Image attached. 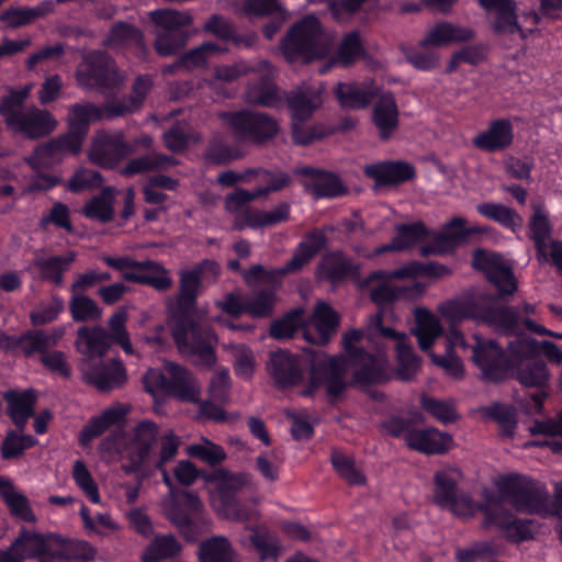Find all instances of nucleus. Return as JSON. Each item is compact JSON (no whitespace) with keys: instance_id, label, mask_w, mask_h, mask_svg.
<instances>
[{"instance_id":"nucleus-45","label":"nucleus","mask_w":562,"mask_h":562,"mask_svg":"<svg viewBox=\"0 0 562 562\" xmlns=\"http://www.w3.org/2000/svg\"><path fill=\"white\" fill-rule=\"evenodd\" d=\"M0 497L4 501L11 515L27 522H34L36 517L26 496L19 492L9 479L0 477Z\"/></svg>"},{"instance_id":"nucleus-8","label":"nucleus","mask_w":562,"mask_h":562,"mask_svg":"<svg viewBox=\"0 0 562 562\" xmlns=\"http://www.w3.org/2000/svg\"><path fill=\"white\" fill-rule=\"evenodd\" d=\"M145 390L157 395H171L182 402L198 403L201 397V385L187 368L167 361L162 370H149L143 378Z\"/></svg>"},{"instance_id":"nucleus-24","label":"nucleus","mask_w":562,"mask_h":562,"mask_svg":"<svg viewBox=\"0 0 562 562\" xmlns=\"http://www.w3.org/2000/svg\"><path fill=\"white\" fill-rule=\"evenodd\" d=\"M516 379L526 387L537 389V393L531 396L532 406L530 412H541L543 400L547 396L550 374L546 363L541 360H531L522 362L516 371Z\"/></svg>"},{"instance_id":"nucleus-22","label":"nucleus","mask_w":562,"mask_h":562,"mask_svg":"<svg viewBox=\"0 0 562 562\" xmlns=\"http://www.w3.org/2000/svg\"><path fill=\"white\" fill-rule=\"evenodd\" d=\"M339 324V314L327 303L318 302L304 325L303 336L311 344L326 345L335 336Z\"/></svg>"},{"instance_id":"nucleus-25","label":"nucleus","mask_w":562,"mask_h":562,"mask_svg":"<svg viewBox=\"0 0 562 562\" xmlns=\"http://www.w3.org/2000/svg\"><path fill=\"white\" fill-rule=\"evenodd\" d=\"M180 497L179 505L169 510L168 519L187 539L193 540L198 533L193 516L198 517L200 515L203 504L199 496L192 492L184 491Z\"/></svg>"},{"instance_id":"nucleus-58","label":"nucleus","mask_w":562,"mask_h":562,"mask_svg":"<svg viewBox=\"0 0 562 562\" xmlns=\"http://www.w3.org/2000/svg\"><path fill=\"white\" fill-rule=\"evenodd\" d=\"M250 542L256 552L259 554L260 559L263 561H276L281 551L278 537L265 529H254L250 536Z\"/></svg>"},{"instance_id":"nucleus-38","label":"nucleus","mask_w":562,"mask_h":562,"mask_svg":"<svg viewBox=\"0 0 562 562\" xmlns=\"http://www.w3.org/2000/svg\"><path fill=\"white\" fill-rule=\"evenodd\" d=\"M366 175L380 184H396L413 179L415 170L407 162L391 161L368 166Z\"/></svg>"},{"instance_id":"nucleus-60","label":"nucleus","mask_w":562,"mask_h":562,"mask_svg":"<svg viewBox=\"0 0 562 562\" xmlns=\"http://www.w3.org/2000/svg\"><path fill=\"white\" fill-rule=\"evenodd\" d=\"M113 46H135L144 48L143 33L135 26L120 22L113 25L108 38Z\"/></svg>"},{"instance_id":"nucleus-27","label":"nucleus","mask_w":562,"mask_h":562,"mask_svg":"<svg viewBox=\"0 0 562 562\" xmlns=\"http://www.w3.org/2000/svg\"><path fill=\"white\" fill-rule=\"evenodd\" d=\"M180 447V438L171 430L167 431L159 438V450L157 458L151 461L148 467L143 468L138 472L140 479L151 476L156 471H159L162 476V482L169 487H172L171 477L166 469V465L171 462L178 454Z\"/></svg>"},{"instance_id":"nucleus-13","label":"nucleus","mask_w":562,"mask_h":562,"mask_svg":"<svg viewBox=\"0 0 562 562\" xmlns=\"http://www.w3.org/2000/svg\"><path fill=\"white\" fill-rule=\"evenodd\" d=\"M78 86L83 89L116 88L124 82L115 61L106 54L92 52L85 56L76 71Z\"/></svg>"},{"instance_id":"nucleus-10","label":"nucleus","mask_w":562,"mask_h":562,"mask_svg":"<svg viewBox=\"0 0 562 562\" xmlns=\"http://www.w3.org/2000/svg\"><path fill=\"white\" fill-rule=\"evenodd\" d=\"M254 486L251 474L245 472H225L220 475L216 496L212 505L223 517L237 521H255L259 518L256 508H248L236 499V494Z\"/></svg>"},{"instance_id":"nucleus-50","label":"nucleus","mask_w":562,"mask_h":562,"mask_svg":"<svg viewBox=\"0 0 562 562\" xmlns=\"http://www.w3.org/2000/svg\"><path fill=\"white\" fill-rule=\"evenodd\" d=\"M481 318L483 323L505 334H518L520 331L519 314L513 307L496 306L486 308Z\"/></svg>"},{"instance_id":"nucleus-7","label":"nucleus","mask_w":562,"mask_h":562,"mask_svg":"<svg viewBox=\"0 0 562 562\" xmlns=\"http://www.w3.org/2000/svg\"><path fill=\"white\" fill-rule=\"evenodd\" d=\"M498 491L502 498L518 512L544 517L554 514L547 488L525 475L509 474L501 477Z\"/></svg>"},{"instance_id":"nucleus-57","label":"nucleus","mask_w":562,"mask_h":562,"mask_svg":"<svg viewBox=\"0 0 562 562\" xmlns=\"http://www.w3.org/2000/svg\"><path fill=\"white\" fill-rule=\"evenodd\" d=\"M269 68L267 60H259L255 64L246 61H237L233 65L217 66L214 69L215 79L224 82H233L240 77L247 76L250 72L265 71Z\"/></svg>"},{"instance_id":"nucleus-56","label":"nucleus","mask_w":562,"mask_h":562,"mask_svg":"<svg viewBox=\"0 0 562 562\" xmlns=\"http://www.w3.org/2000/svg\"><path fill=\"white\" fill-rule=\"evenodd\" d=\"M150 18L164 32H184L182 27L192 23V16L189 12L171 9L153 11Z\"/></svg>"},{"instance_id":"nucleus-9","label":"nucleus","mask_w":562,"mask_h":562,"mask_svg":"<svg viewBox=\"0 0 562 562\" xmlns=\"http://www.w3.org/2000/svg\"><path fill=\"white\" fill-rule=\"evenodd\" d=\"M414 316L415 327L412 329V334L416 337L420 350L428 352L431 361L442 368L448 375L454 379L462 378L463 366L453 351H446L445 355H436L430 351L434 342L443 334L440 319L424 307L415 308Z\"/></svg>"},{"instance_id":"nucleus-19","label":"nucleus","mask_w":562,"mask_h":562,"mask_svg":"<svg viewBox=\"0 0 562 562\" xmlns=\"http://www.w3.org/2000/svg\"><path fill=\"white\" fill-rule=\"evenodd\" d=\"M472 266L485 273L502 295H510L517 289L512 268L496 254L477 249L473 252Z\"/></svg>"},{"instance_id":"nucleus-18","label":"nucleus","mask_w":562,"mask_h":562,"mask_svg":"<svg viewBox=\"0 0 562 562\" xmlns=\"http://www.w3.org/2000/svg\"><path fill=\"white\" fill-rule=\"evenodd\" d=\"M133 151L122 132H98L91 142L89 159L102 168L115 167Z\"/></svg>"},{"instance_id":"nucleus-11","label":"nucleus","mask_w":562,"mask_h":562,"mask_svg":"<svg viewBox=\"0 0 562 562\" xmlns=\"http://www.w3.org/2000/svg\"><path fill=\"white\" fill-rule=\"evenodd\" d=\"M363 337V330L351 329L344 334L342 346L352 366L353 380L361 385L381 383L387 376V358L384 353L372 356L357 348L355 344Z\"/></svg>"},{"instance_id":"nucleus-6","label":"nucleus","mask_w":562,"mask_h":562,"mask_svg":"<svg viewBox=\"0 0 562 562\" xmlns=\"http://www.w3.org/2000/svg\"><path fill=\"white\" fill-rule=\"evenodd\" d=\"M331 45L330 36L325 32L319 20L306 15L295 23L282 43L283 54L288 60L301 58L304 63L325 57Z\"/></svg>"},{"instance_id":"nucleus-14","label":"nucleus","mask_w":562,"mask_h":562,"mask_svg":"<svg viewBox=\"0 0 562 562\" xmlns=\"http://www.w3.org/2000/svg\"><path fill=\"white\" fill-rule=\"evenodd\" d=\"M368 330L370 335L380 334L395 341L396 375L402 381H412L420 368V358L414 352L408 336L403 331L383 326L381 313L370 316Z\"/></svg>"},{"instance_id":"nucleus-5","label":"nucleus","mask_w":562,"mask_h":562,"mask_svg":"<svg viewBox=\"0 0 562 562\" xmlns=\"http://www.w3.org/2000/svg\"><path fill=\"white\" fill-rule=\"evenodd\" d=\"M29 89L11 92L0 104V114L7 127L14 134L34 139L52 133L57 121L53 115L36 106L25 108Z\"/></svg>"},{"instance_id":"nucleus-47","label":"nucleus","mask_w":562,"mask_h":562,"mask_svg":"<svg viewBox=\"0 0 562 562\" xmlns=\"http://www.w3.org/2000/svg\"><path fill=\"white\" fill-rule=\"evenodd\" d=\"M5 400L10 417L16 427L23 430L27 419L34 415L35 393L32 390L22 393L10 392L5 394Z\"/></svg>"},{"instance_id":"nucleus-20","label":"nucleus","mask_w":562,"mask_h":562,"mask_svg":"<svg viewBox=\"0 0 562 562\" xmlns=\"http://www.w3.org/2000/svg\"><path fill=\"white\" fill-rule=\"evenodd\" d=\"M474 346L471 348V358L480 369L483 378L498 381L506 373L507 359L503 349L492 339H483L474 335Z\"/></svg>"},{"instance_id":"nucleus-31","label":"nucleus","mask_w":562,"mask_h":562,"mask_svg":"<svg viewBox=\"0 0 562 562\" xmlns=\"http://www.w3.org/2000/svg\"><path fill=\"white\" fill-rule=\"evenodd\" d=\"M319 87L302 85L286 94V103L294 120H307L322 103Z\"/></svg>"},{"instance_id":"nucleus-64","label":"nucleus","mask_w":562,"mask_h":562,"mask_svg":"<svg viewBox=\"0 0 562 562\" xmlns=\"http://www.w3.org/2000/svg\"><path fill=\"white\" fill-rule=\"evenodd\" d=\"M276 297L272 291L256 292L246 297V314L252 317H267L272 314Z\"/></svg>"},{"instance_id":"nucleus-2","label":"nucleus","mask_w":562,"mask_h":562,"mask_svg":"<svg viewBox=\"0 0 562 562\" xmlns=\"http://www.w3.org/2000/svg\"><path fill=\"white\" fill-rule=\"evenodd\" d=\"M102 119V109L93 103H76L68 106L67 133L37 146L26 161L33 169L40 170L57 162L67 154H78L90 123Z\"/></svg>"},{"instance_id":"nucleus-17","label":"nucleus","mask_w":562,"mask_h":562,"mask_svg":"<svg viewBox=\"0 0 562 562\" xmlns=\"http://www.w3.org/2000/svg\"><path fill=\"white\" fill-rule=\"evenodd\" d=\"M346 371V361L340 357L318 360L312 367L311 382L303 394L312 395L316 389L324 387L329 396H339L347 387Z\"/></svg>"},{"instance_id":"nucleus-46","label":"nucleus","mask_w":562,"mask_h":562,"mask_svg":"<svg viewBox=\"0 0 562 562\" xmlns=\"http://www.w3.org/2000/svg\"><path fill=\"white\" fill-rule=\"evenodd\" d=\"M182 544L171 533L158 535L149 542L142 554V562H159L178 557Z\"/></svg>"},{"instance_id":"nucleus-39","label":"nucleus","mask_w":562,"mask_h":562,"mask_svg":"<svg viewBox=\"0 0 562 562\" xmlns=\"http://www.w3.org/2000/svg\"><path fill=\"white\" fill-rule=\"evenodd\" d=\"M481 5L486 10L496 12L494 29L498 33L513 34L519 32L526 37L524 31L516 21V4L513 0H479Z\"/></svg>"},{"instance_id":"nucleus-34","label":"nucleus","mask_w":562,"mask_h":562,"mask_svg":"<svg viewBox=\"0 0 562 562\" xmlns=\"http://www.w3.org/2000/svg\"><path fill=\"white\" fill-rule=\"evenodd\" d=\"M301 172L306 177L304 187L317 199L336 198L347 192L340 179L333 173L313 168H303Z\"/></svg>"},{"instance_id":"nucleus-26","label":"nucleus","mask_w":562,"mask_h":562,"mask_svg":"<svg viewBox=\"0 0 562 562\" xmlns=\"http://www.w3.org/2000/svg\"><path fill=\"white\" fill-rule=\"evenodd\" d=\"M474 32L465 26L449 22H438L431 26L419 42V48L447 47L472 40Z\"/></svg>"},{"instance_id":"nucleus-52","label":"nucleus","mask_w":562,"mask_h":562,"mask_svg":"<svg viewBox=\"0 0 562 562\" xmlns=\"http://www.w3.org/2000/svg\"><path fill=\"white\" fill-rule=\"evenodd\" d=\"M363 46L358 32L352 31L344 36L330 64L321 68L319 72H326L331 65L347 66L358 60L363 54Z\"/></svg>"},{"instance_id":"nucleus-49","label":"nucleus","mask_w":562,"mask_h":562,"mask_svg":"<svg viewBox=\"0 0 562 562\" xmlns=\"http://www.w3.org/2000/svg\"><path fill=\"white\" fill-rule=\"evenodd\" d=\"M199 559L201 562H240L228 539L222 536L202 542L199 547Z\"/></svg>"},{"instance_id":"nucleus-37","label":"nucleus","mask_w":562,"mask_h":562,"mask_svg":"<svg viewBox=\"0 0 562 562\" xmlns=\"http://www.w3.org/2000/svg\"><path fill=\"white\" fill-rule=\"evenodd\" d=\"M336 97L344 108L363 109L368 106L379 93V87L371 83H342L335 88Z\"/></svg>"},{"instance_id":"nucleus-43","label":"nucleus","mask_w":562,"mask_h":562,"mask_svg":"<svg viewBox=\"0 0 562 562\" xmlns=\"http://www.w3.org/2000/svg\"><path fill=\"white\" fill-rule=\"evenodd\" d=\"M324 236L319 232L310 233L295 249L289 262L280 269L281 273H294L300 271L321 250Z\"/></svg>"},{"instance_id":"nucleus-44","label":"nucleus","mask_w":562,"mask_h":562,"mask_svg":"<svg viewBox=\"0 0 562 562\" xmlns=\"http://www.w3.org/2000/svg\"><path fill=\"white\" fill-rule=\"evenodd\" d=\"M75 259L76 254L74 251L65 256H36L33 265L37 268L43 279L56 285H61L64 283V273L68 271Z\"/></svg>"},{"instance_id":"nucleus-51","label":"nucleus","mask_w":562,"mask_h":562,"mask_svg":"<svg viewBox=\"0 0 562 562\" xmlns=\"http://www.w3.org/2000/svg\"><path fill=\"white\" fill-rule=\"evenodd\" d=\"M175 164V159L170 156L150 153L148 155L131 159L122 168L121 173L123 176L133 177L139 173L166 170Z\"/></svg>"},{"instance_id":"nucleus-42","label":"nucleus","mask_w":562,"mask_h":562,"mask_svg":"<svg viewBox=\"0 0 562 562\" xmlns=\"http://www.w3.org/2000/svg\"><path fill=\"white\" fill-rule=\"evenodd\" d=\"M529 231V236L536 245L538 260L540 262H547L548 243L551 241V226L547 214L539 204L533 205Z\"/></svg>"},{"instance_id":"nucleus-41","label":"nucleus","mask_w":562,"mask_h":562,"mask_svg":"<svg viewBox=\"0 0 562 562\" xmlns=\"http://www.w3.org/2000/svg\"><path fill=\"white\" fill-rule=\"evenodd\" d=\"M128 413L122 405H114L104 409L99 416L91 418L80 432L82 445L104 434L112 425L117 424Z\"/></svg>"},{"instance_id":"nucleus-15","label":"nucleus","mask_w":562,"mask_h":562,"mask_svg":"<svg viewBox=\"0 0 562 562\" xmlns=\"http://www.w3.org/2000/svg\"><path fill=\"white\" fill-rule=\"evenodd\" d=\"M221 117L238 138L256 143L272 138L279 131L277 121L261 112L239 111L224 113Z\"/></svg>"},{"instance_id":"nucleus-3","label":"nucleus","mask_w":562,"mask_h":562,"mask_svg":"<svg viewBox=\"0 0 562 562\" xmlns=\"http://www.w3.org/2000/svg\"><path fill=\"white\" fill-rule=\"evenodd\" d=\"M13 544L21 561L37 558L40 562H61L70 559H91L95 550L85 541L66 540L21 528Z\"/></svg>"},{"instance_id":"nucleus-55","label":"nucleus","mask_w":562,"mask_h":562,"mask_svg":"<svg viewBox=\"0 0 562 562\" xmlns=\"http://www.w3.org/2000/svg\"><path fill=\"white\" fill-rule=\"evenodd\" d=\"M69 312L75 322H95L102 317L98 303L85 294L71 293Z\"/></svg>"},{"instance_id":"nucleus-32","label":"nucleus","mask_w":562,"mask_h":562,"mask_svg":"<svg viewBox=\"0 0 562 562\" xmlns=\"http://www.w3.org/2000/svg\"><path fill=\"white\" fill-rule=\"evenodd\" d=\"M111 346L108 331L100 326L78 328L76 348L79 353L89 361L93 358H102Z\"/></svg>"},{"instance_id":"nucleus-4","label":"nucleus","mask_w":562,"mask_h":562,"mask_svg":"<svg viewBox=\"0 0 562 562\" xmlns=\"http://www.w3.org/2000/svg\"><path fill=\"white\" fill-rule=\"evenodd\" d=\"M158 434L155 423L143 420L128 431L113 434L103 441V446L122 453L127 461L123 465L124 472L134 473L157 458L158 452H154V447L158 442Z\"/></svg>"},{"instance_id":"nucleus-61","label":"nucleus","mask_w":562,"mask_h":562,"mask_svg":"<svg viewBox=\"0 0 562 562\" xmlns=\"http://www.w3.org/2000/svg\"><path fill=\"white\" fill-rule=\"evenodd\" d=\"M303 324V310L297 308L282 318L274 321L270 326V335L276 339H288L299 330Z\"/></svg>"},{"instance_id":"nucleus-12","label":"nucleus","mask_w":562,"mask_h":562,"mask_svg":"<svg viewBox=\"0 0 562 562\" xmlns=\"http://www.w3.org/2000/svg\"><path fill=\"white\" fill-rule=\"evenodd\" d=\"M102 260L121 272L123 280L150 285L158 291L171 288L172 279L159 262L151 260L136 261L131 257L103 256Z\"/></svg>"},{"instance_id":"nucleus-62","label":"nucleus","mask_w":562,"mask_h":562,"mask_svg":"<svg viewBox=\"0 0 562 562\" xmlns=\"http://www.w3.org/2000/svg\"><path fill=\"white\" fill-rule=\"evenodd\" d=\"M476 210L484 217L498 222L506 227H513L520 222V217L514 210L499 203H482L476 206Z\"/></svg>"},{"instance_id":"nucleus-59","label":"nucleus","mask_w":562,"mask_h":562,"mask_svg":"<svg viewBox=\"0 0 562 562\" xmlns=\"http://www.w3.org/2000/svg\"><path fill=\"white\" fill-rule=\"evenodd\" d=\"M482 413L498 424L503 436L513 437L517 425L516 412L513 407L494 403L483 407Z\"/></svg>"},{"instance_id":"nucleus-23","label":"nucleus","mask_w":562,"mask_h":562,"mask_svg":"<svg viewBox=\"0 0 562 562\" xmlns=\"http://www.w3.org/2000/svg\"><path fill=\"white\" fill-rule=\"evenodd\" d=\"M486 524H492L502 529L505 536L516 542L532 537V525L530 520L516 519L509 512L503 510L499 501L490 502L483 507Z\"/></svg>"},{"instance_id":"nucleus-36","label":"nucleus","mask_w":562,"mask_h":562,"mask_svg":"<svg viewBox=\"0 0 562 562\" xmlns=\"http://www.w3.org/2000/svg\"><path fill=\"white\" fill-rule=\"evenodd\" d=\"M262 75L259 83L249 85L245 92V101L249 104L261 105L266 108H279L283 99L278 87L269 79L272 75V66L265 71H257Z\"/></svg>"},{"instance_id":"nucleus-63","label":"nucleus","mask_w":562,"mask_h":562,"mask_svg":"<svg viewBox=\"0 0 562 562\" xmlns=\"http://www.w3.org/2000/svg\"><path fill=\"white\" fill-rule=\"evenodd\" d=\"M202 441L203 443L190 445L187 448L188 454L210 465L218 464L226 459V453L221 446L206 438H202Z\"/></svg>"},{"instance_id":"nucleus-40","label":"nucleus","mask_w":562,"mask_h":562,"mask_svg":"<svg viewBox=\"0 0 562 562\" xmlns=\"http://www.w3.org/2000/svg\"><path fill=\"white\" fill-rule=\"evenodd\" d=\"M461 472L453 467L440 469L434 474L432 501L439 507H445L459 492L458 484L461 481Z\"/></svg>"},{"instance_id":"nucleus-33","label":"nucleus","mask_w":562,"mask_h":562,"mask_svg":"<svg viewBox=\"0 0 562 562\" xmlns=\"http://www.w3.org/2000/svg\"><path fill=\"white\" fill-rule=\"evenodd\" d=\"M514 139L513 125L508 120L499 119L493 121L487 130L477 134L473 144L485 151L503 150L510 146Z\"/></svg>"},{"instance_id":"nucleus-54","label":"nucleus","mask_w":562,"mask_h":562,"mask_svg":"<svg viewBox=\"0 0 562 562\" xmlns=\"http://www.w3.org/2000/svg\"><path fill=\"white\" fill-rule=\"evenodd\" d=\"M114 190L105 188L102 192L92 198L83 207L82 213L91 220L108 223L113 218Z\"/></svg>"},{"instance_id":"nucleus-28","label":"nucleus","mask_w":562,"mask_h":562,"mask_svg":"<svg viewBox=\"0 0 562 562\" xmlns=\"http://www.w3.org/2000/svg\"><path fill=\"white\" fill-rule=\"evenodd\" d=\"M373 106L372 121L382 139H389L398 127L400 111L390 91H380Z\"/></svg>"},{"instance_id":"nucleus-30","label":"nucleus","mask_w":562,"mask_h":562,"mask_svg":"<svg viewBox=\"0 0 562 562\" xmlns=\"http://www.w3.org/2000/svg\"><path fill=\"white\" fill-rule=\"evenodd\" d=\"M452 437L447 432H441L436 428L418 429L414 428L407 435V446L426 454H442L452 447Z\"/></svg>"},{"instance_id":"nucleus-1","label":"nucleus","mask_w":562,"mask_h":562,"mask_svg":"<svg viewBox=\"0 0 562 562\" xmlns=\"http://www.w3.org/2000/svg\"><path fill=\"white\" fill-rule=\"evenodd\" d=\"M202 278L192 268L180 272L172 336L181 353L194 357V363L210 369L216 362L215 335L203 323L205 312L196 308Z\"/></svg>"},{"instance_id":"nucleus-35","label":"nucleus","mask_w":562,"mask_h":562,"mask_svg":"<svg viewBox=\"0 0 562 562\" xmlns=\"http://www.w3.org/2000/svg\"><path fill=\"white\" fill-rule=\"evenodd\" d=\"M428 235V231L422 222L398 225L396 227V236L391 240V243L376 247L371 254L366 256L371 258L380 256L386 251H403L424 241Z\"/></svg>"},{"instance_id":"nucleus-53","label":"nucleus","mask_w":562,"mask_h":562,"mask_svg":"<svg viewBox=\"0 0 562 562\" xmlns=\"http://www.w3.org/2000/svg\"><path fill=\"white\" fill-rule=\"evenodd\" d=\"M52 10L53 3L49 1L43 2L34 8H10L2 13L1 20L5 22L9 27L15 29L48 14Z\"/></svg>"},{"instance_id":"nucleus-16","label":"nucleus","mask_w":562,"mask_h":562,"mask_svg":"<svg viewBox=\"0 0 562 562\" xmlns=\"http://www.w3.org/2000/svg\"><path fill=\"white\" fill-rule=\"evenodd\" d=\"M394 273L395 270L392 272L374 271L364 281L370 299L375 304L383 305L398 299L414 300L423 293L425 286L417 282H414L411 285L394 284L393 281L395 279L405 278L394 276Z\"/></svg>"},{"instance_id":"nucleus-29","label":"nucleus","mask_w":562,"mask_h":562,"mask_svg":"<svg viewBox=\"0 0 562 562\" xmlns=\"http://www.w3.org/2000/svg\"><path fill=\"white\" fill-rule=\"evenodd\" d=\"M268 369L280 386L296 384L303 378L304 372L302 361L285 350L272 353Z\"/></svg>"},{"instance_id":"nucleus-48","label":"nucleus","mask_w":562,"mask_h":562,"mask_svg":"<svg viewBox=\"0 0 562 562\" xmlns=\"http://www.w3.org/2000/svg\"><path fill=\"white\" fill-rule=\"evenodd\" d=\"M512 352L518 357H531L542 352L550 361L561 363L562 350L552 341L538 342L533 338L524 337L509 342Z\"/></svg>"},{"instance_id":"nucleus-21","label":"nucleus","mask_w":562,"mask_h":562,"mask_svg":"<svg viewBox=\"0 0 562 562\" xmlns=\"http://www.w3.org/2000/svg\"><path fill=\"white\" fill-rule=\"evenodd\" d=\"M82 380L100 392H110L121 387L126 382V371L119 360H110L92 364L90 361L81 363Z\"/></svg>"}]
</instances>
